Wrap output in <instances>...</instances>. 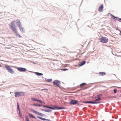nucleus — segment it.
<instances>
[{
  "mask_svg": "<svg viewBox=\"0 0 121 121\" xmlns=\"http://www.w3.org/2000/svg\"><path fill=\"white\" fill-rule=\"evenodd\" d=\"M9 26L10 27L11 29H12L13 31L15 33L17 32V30L14 24V22L13 21L11 22Z\"/></svg>",
  "mask_w": 121,
  "mask_h": 121,
  "instance_id": "obj_1",
  "label": "nucleus"
},
{
  "mask_svg": "<svg viewBox=\"0 0 121 121\" xmlns=\"http://www.w3.org/2000/svg\"><path fill=\"white\" fill-rule=\"evenodd\" d=\"M99 39L100 42L103 43H106L108 41V39L104 37H101V38H99Z\"/></svg>",
  "mask_w": 121,
  "mask_h": 121,
  "instance_id": "obj_2",
  "label": "nucleus"
},
{
  "mask_svg": "<svg viewBox=\"0 0 121 121\" xmlns=\"http://www.w3.org/2000/svg\"><path fill=\"white\" fill-rule=\"evenodd\" d=\"M5 67L6 69L11 74H13L14 73V71L11 68L10 66L9 65H5Z\"/></svg>",
  "mask_w": 121,
  "mask_h": 121,
  "instance_id": "obj_3",
  "label": "nucleus"
},
{
  "mask_svg": "<svg viewBox=\"0 0 121 121\" xmlns=\"http://www.w3.org/2000/svg\"><path fill=\"white\" fill-rule=\"evenodd\" d=\"M24 93L23 92H15V97H18L20 96H22L24 95Z\"/></svg>",
  "mask_w": 121,
  "mask_h": 121,
  "instance_id": "obj_4",
  "label": "nucleus"
},
{
  "mask_svg": "<svg viewBox=\"0 0 121 121\" xmlns=\"http://www.w3.org/2000/svg\"><path fill=\"white\" fill-rule=\"evenodd\" d=\"M60 82L57 80H55L53 82V84L55 86L59 87L60 86Z\"/></svg>",
  "mask_w": 121,
  "mask_h": 121,
  "instance_id": "obj_5",
  "label": "nucleus"
},
{
  "mask_svg": "<svg viewBox=\"0 0 121 121\" xmlns=\"http://www.w3.org/2000/svg\"><path fill=\"white\" fill-rule=\"evenodd\" d=\"M52 108L53 109H52V110H54L55 109H64L65 108L63 107H59L57 106L54 105L53 107H52Z\"/></svg>",
  "mask_w": 121,
  "mask_h": 121,
  "instance_id": "obj_6",
  "label": "nucleus"
},
{
  "mask_svg": "<svg viewBox=\"0 0 121 121\" xmlns=\"http://www.w3.org/2000/svg\"><path fill=\"white\" fill-rule=\"evenodd\" d=\"M17 69V70L20 71L25 72L26 70V69L24 68L19 67Z\"/></svg>",
  "mask_w": 121,
  "mask_h": 121,
  "instance_id": "obj_7",
  "label": "nucleus"
},
{
  "mask_svg": "<svg viewBox=\"0 0 121 121\" xmlns=\"http://www.w3.org/2000/svg\"><path fill=\"white\" fill-rule=\"evenodd\" d=\"M104 7L103 5H101L99 7L98 11L99 12H102L103 11V9Z\"/></svg>",
  "mask_w": 121,
  "mask_h": 121,
  "instance_id": "obj_8",
  "label": "nucleus"
},
{
  "mask_svg": "<svg viewBox=\"0 0 121 121\" xmlns=\"http://www.w3.org/2000/svg\"><path fill=\"white\" fill-rule=\"evenodd\" d=\"M78 101L77 100H72L70 102V104H75L77 103Z\"/></svg>",
  "mask_w": 121,
  "mask_h": 121,
  "instance_id": "obj_9",
  "label": "nucleus"
},
{
  "mask_svg": "<svg viewBox=\"0 0 121 121\" xmlns=\"http://www.w3.org/2000/svg\"><path fill=\"white\" fill-rule=\"evenodd\" d=\"M84 103H91V104H98L100 103V102H97L95 101H86L83 102Z\"/></svg>",
  "mask_w": 121,
  "mask_h": 121,
  "instance_id": "obj_10",
  "label": "nucleus"
},
{
  "mask_svg": "<svg viewBox=\"0 0 121 121\" xmlns=\"http://www.w3.org/2000/svg\"><path fill=\"white\" fill-rule=\"evenodd\" d=\"M16 23L18 27L21 25L20 20L19 19H17L16 20Z\"/></svg>",
  "mask_w": 121,
  "mask_h": 121,
  "instance_id": "obj_11",
  "label": "nucleus"
},
{
  "mask_svg": "<svg viewBox=\"0 0 121 121\" xmlns=\"http://www.w3.org/2000/svg\"><path fill=\"white\" fill-rule=\"evenodd\" d=\"M32 111L33 112L35 113L36 114H38V115L40 116H41V113H39V112L36 111L34 110H32Z\"/></svg>",
  "mask_w": 121,
  "mask_h": 121,
  "instance_id": "obj_12",
  "label": "nucleus"
},
{
  "mask_svg": "<svg viewBox=\"0 0 121 121\" xmlns=\"http://www.w3.org/2000/svg\"><path fill=\"white\" fill-rule=\"evenodd\" d=\"M106 73L104 72H99V76H103L105 75Z\"/></svg>",
  "mask_w": 121,
  "mask_h": 121,
  "instance_id": "obj_13",
  "label": "nucleus"
},
{
  "mask_svg": "<svg viewBox=\"0 0 121 121\" xmlns=\"http://www.w3.org/2000/svg\"><path fill=\"white\" fill-rule=\"evenodd\" d=\"M29 117H31L35 119H36V118L34 116L32 115V114L29 113Z\"/></svg>",
  "mask_w": 121,
  "mask_h": 121,
  "instance_id": "obj_14",
  "label": "nucleus"
},
{
  "mask_svg": "<svg viewBox=\"0 0 121 121\" xmlns=\"http://www.w3.org/2000/svg\"><path fill=\"white\" fill-rule=\"evenodd\" d=\"M101 99H102L101 98L99 97L95 100V102H99V101H100Z\"/></svg>",
  "mask_w": 121,
  "mask_h": 121,
  "instance_id": "obj_15",
  "label": "nucleus"
},
{
  "mask_svg": "<svg viewBox=\"0 0 121 121\" xmlns=\"http://www.w3.org/2000/svg\"><path fill=\"white\" fill-rule=\"evenodd\" d=\"M111 16H112V18L113 19V20H116L117 18V17H115L112 14L111 15Z\"/></svg>",
  "mask_w": 121,
  "mask_h": 121,
  "instance_id": "obj_16",
  "label": "nucleus"
},
{
  "mask_svg": "<svg viewBox=\"0 0 121 121\" xmlns=\"http://www.w3.org/2000/svg\"><path fill=\"white\" fill-rule=\"evenodd\" d=\"M46 81L48 82H51L52 81V79H45Z\"/></svg>",
  "mask_w": 121,
  "mask_h": 121,
  "instance_id": "obj_17",
  "label": "nucleus"
},
{
  "mask_svg": "<svg viewBox=\"0 0 121 121\" xmlns=\"http://www.w3.org/2000/svg\"><path fill=\"white\" fill-rule=\"evenodd\" d=\"M86 63V61H82L81 63L80 64V66H82L84 65Z\"/></svg>",
  "mask_w": 121,
  "mask_h": 121,
  "instance_id": "obj_18",
  "label": "nucleus"
},
{
  "mask_svg": "<svg viewBox=\"0 0 121 121\" xmlns=\"http://www.w3.org/2000/svg\"><path fill=\"white\" fill-rule=\"evenodd\" d=\"M86 84L85 83H83L81 84L80 85V87H81L82 88L83 87V86L85 85H86Z\"/></svg>",
  "mask_w": 121,
  "mask_h": 121,
  "instance_id": "obj_19",
  "label": "nucleus"
},
{
  "mask_svg": "<svg viewBox=\"0 0 121 121\" xmlns=\"http://www.w3.org/2000/svg\"><path fill=\"white\" fill-rule=\"evenodd\" d=\"M36 75L39 76H42L43 75L42 73L38 72H36Z\"/></svg>",
  "mask_w": 121,
  "mask_h": 121,
  "instance_id": "obj_20",
  "label": "nucleus"
},
{
  "mask_svg": "<svg viewBox=\"0 0 121 121\" xmlns=\"http://www.w3.org/2000/svg\"><path fill=\"white\" fill-rule=\"evenodd\" d=\"M37 117L40 119H41L43 121H44V120H46V119H45V118H43L41 117Z\"/></svg>",
  "mask_w": 121,
  "mask_h": 121,
  "instance_id": "obj_21",
  "label": "nucleus"
},
{
  "mask_svg": "<svg viewBox=\"0 0 121 121\" xmlns=\"http://www.w3.org/2000/svg\"><path fill=\"white\" fill-rule=\"evenodd\" d=\"M21 31H23V29L22 27V25L18 27Z\"/></svg>",
  "mask_w": 121,
  "mask_h": 121,
  "instance_id": "obj_22",
  "label": "nucleus"
},
{
  "mask_svg": "<svg viewBox=\"0 0 121 121\" xmlns=\"http://www.w3.org/2000/svg\"><path fill=\"white\" fill-rule=\"evenodd\" d=\"M33 105L34 106H42V105L38 104H33Z\"/></svg>",
  "mask_w": 121,
  "mask_h": 121,
  "instance_id": "obj_23",
  "label": "nucleus"
},
{
  "mask_svg": "<svg viewBox=\"0 0 121 121\" xmlns=\"http://www.w3.org/2000/svg\"><path fill=\"white\" fill-rule=\"evenodd\" d=\"M31 100H33L35 101H37V99H36L35 98H32L31 99Z\"/></svg>",
  "mask_w": 121,
  "mask_h": 121,
  "instance_id": "obj_24",
  "label": "nucleus"
},
{
  "mask_svg": "<svg viewBox=\"0 0 121 121\" xmlns=\"http://www.w3.org/2000/svg\"><path fill=\"white\" fill-rule=\"evenodd\" d=\"M26 121H30L29 118L27 116H26Z\"/></svg>",
  "mask_w": 121,
  "mask_h": 121,
  "instance_id": "obj_25",
  "label": "nucleus"
},
{
  "mask_svg": "<svg viewBox=\"0 0 121 121\" xmlns=\"http://www.w3.org/2000/svg\"><path fill=\"white\" fill-rule=\"evenodd\" d=\"M17 109H18V110L19 111H20V110L19 109V104H18V102H17Z\"/></svg>",
  "mask_w": 121,
  "mask_h": 121,
  "instance_id": "obj_26",
  "label": "nucleus"
},
{
  "mask_svg": "<svg viewBox=\"0 0 121 121\" xmlns=\"http://www.w3.org/2000/svg\"><path fill=\"white\" fill-rule=\"evenodd\" d=\"M46 108H49L51 109H53L52 108V107H49L47 106H46Z\"/></svg>",
  "mask_w": 121,
  "mask_h": 121,
  "instance_id": "obj_27",
  "label": "nucleus"
},
{
  "mask_svg": "<svg viewBox=\"0 0 121 121\" xmlns=\"http://www.w3.org/2000/svg\"><path fill=\"white\" fill-rule=\"evenodd\" d=\"M44 90H46V91H48V89H45V88L43 89H42L41 90H42V91H43Z\"/></svg>",
  "mask_w": 121,
  "mask_h": 121,
  "instance_id": "obj_28",
  "label": "nucleus"
},
{
  "mask_svg": "<svg viewBox=\"0 0 121 121\" xmlns=\"http://www.w3.org/2000/svg\"><path fill=\"white\" fill-rule=\"evenodd\" d=\"M114 92L115 93H116L117 91V90L116 89H115L114 90Z\"/></svg>",
  "mask_w": 121,
  "mask_h": 121,
  "instance_id": "obj_29",
  "label": "nucleus"
},
{
  "mask_svg": "<svg viewBox=\"0 0 121 121\" xmlns=\"http://www.w3.org/2000/svg\"><path fill=\"white\" fill-rule=\"evenodd\" d=\"M67 69H61V70H64V71H65L66 70H67Z\"/></svg>",
  "mask_w": 121,
  "mask_h": 121,
  "instance_id": "obj_30",
  "label": "nucleus"
},
{
  "mask_svg": "<svg viewBox=\"0 0 121 121\" xmlns=\"http://www.w3.org/2000/svg\"><path fill=\"white\" fill-rule=\"evenodd\" d=\"M19 114L20 116L21 117H22V114L21 113L20 111H19Z\"/></svg>",
  "mask_w": 121,
  "mask_h": 121,
  "instance_id": "obj_31",
  "label": "nucleus"
},
{
  "mask_svg": "<svg viewBox=\"0 0 121 121\" xmlns=\"http://www.w3.org/2000/svg\"><path fill=\"white\" fill-rule=\"evenodd\" d=\"M46 121H51L49 119H46Z\"/></svg>",
  "mask_w": 121,
  "mask_h": 121,
  "instance_id": "obj_32",
  "label": "nucleus"
},
{
  "mask_svg": "<svg viewBox=\"0 0 121 121\" xmlns=\"http://www.w3.org/2000/svg\"><path fill=\"white\" fill-rule=\"evenodd\" d=\"M37 101L39 102H41V103L42 102V101H41L39 100H37Z\"/></svg>",
  "mask_w": 121,
  "mask_h": 121,
  "instance_id": "obj_33",
  "label": "nucleus"
},
{
  "mask_svg": "<svg viewBox=\"0 0 121 121\" xmlns=\"http://www.w3.org/2000/svg\"><path fill=\"white\" fill-rule=\"evenodd\" d=\"M17 35L18 36H19V37L22 38V37L20 35Z\"/></svg>",
  "mask_w": 121,
  "mask_h": 121,
  "instance_id": "obj_34",
  "label": "nucleus"
},
{
  "mask_svg": "<svg viewBox=\"0 0 121 121\" xmlns=\"http://www.w3.org/2000/svg\"><path fill=\"white\" fill-rule=\"evenodd\" d=\"M42 106H43V107H46V106H45V105H42Z\"/></svg>",
  "mask_w": 121,
  "mask_h": 121,
  "instance_id": "obj_35",
  "label": "nucleus"
},
{
  "mask_svg": "<svg viewBox=\"0 0 121 121\" xmlns=\"http://www.w3.org/2000/svg\"><path fill=\"white\" fill-rule=\"evenodd\" d=\"M2 67V66L1 65V64H0V67Z\"/></svg>",
  "mask_w": 121,
  "mask_h": 121,
  "instance_id": "obj_36",
  "label": "nucleus"
},
{
  "mask_svg": "<svg viewBox=\"0 0 121 121\" xmlns=\"http://www.w3.org/2000/svg\"><path fill=\"white\" fill-rule=\"evenodd\" d=\"M98 96L99 97V96H100V95H99Z\"/></svg>",
  "mask_w": 121,
  "mask_h": 121,
  "instance_id": "obj_37",
  "label": "nucleus"
},
{
  "mask_svg": "<svg viewBox=\"0 0 121 121\" xmlns=\"http://www.w3.org/2000/svg\"><path fill=\"white\" fill-rule=\"evenodd\" d=\"M120 32L121 33V31H120Z\"/></svg>",
  "mask_w": 121,
  "mask_h": 121,
  "instance_id": "obj_38",
  "label": "nucleus"
},
{
  "mask_svg": "<svg viewBox=\"0 0 121 121\" xmlns=\"http://www.w3.org/2000/svg\"><path fill=\"white\" fill-rule=\"evenodd\" d=\"M84 53V52H83V53H82V54H83V53Z\"/></svg>",
  "mask_w": 121,
  "mask_h": 121,
  "instance_id": "obj_39",
  "label": "nucleus"
},
{
  "mask_svg": "<svg viewBox=\"0 0 121 121\" xmlns=\"http://www.w3.org/2000/svg\"><path fill=\"white\" fill-rule=\"evenodd\" d=\"M120 19L121 20V19Z\"/></svg>",
  "mask_w": 121,
  "mask_h": 121,
  "instance_id": "obj_40",
  "label": "nucleus"
}]
</instances>
